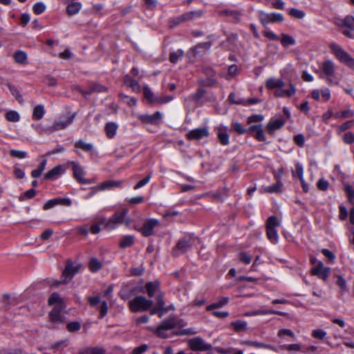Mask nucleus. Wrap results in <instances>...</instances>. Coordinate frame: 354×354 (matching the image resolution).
Returning <instances> with one entry per match:
<instances>
[{
    "label": "nucleus",
    "mask_w": 354,
    "mask_h": 354,
    "mask_svg": "<svg viewBox=\"0 0 354 354\" xmlns=\"http://www.w3.org/2000/svg\"><path fill=\"white\" fill-rule=\"evenodd\" d=\"M120 97L129 106H133L136 105V100L133 97H130L124 94H120Z\"/></svg>",
    "instance_id": "4d7b16f0"
},
{
    "label": "nucleus",
    "mask_w": 354,
    "mask_h": 354,
    "mask_svg": "<svg viewBox=\"0 0 354 354\" xmlns=\"http://www.w3.org/2000/svg\"><path fill=\"white\" fill-rule=\"evenodd\" d=\"M45 113V110L43 105L39 104L35 106L32 111V117L37 120H41Z\"/></svg>",
    "instance_id": "58836bf2"
},
{
    "label": "nucleus",
    "mask_w": 354,
    "mask_h": 354,
    "mask_svg": "<svg viewBox=\"0 0 354 354\" xmlns=\"http://www.w3.org/2000/svg\"><path fill=\"white\" fill-rule=\"evenodd\" d=\"M277 228H266V234L268 239L273 243H277L279 240Z\"/></svg>",
    "instance_id": "a19ab883"
},
{
    "label": "nucleus",
    "mask_w": 354,
    "mask_h": 354,
    "mask_svg": "<svg viewBox=\"0 0 354 354\" xmlns=\"http://www.w3.org/2000/svg\"><path fill=\"white\" fill-rule=\"evenodd\" d=\"M285 335L289 336V337H292V339H295V334L290 329L283 328V329H281L279 330L278 336L279 337H283Z\"/></svg>",
    "instance_id": "0e129e2a"
},
{
    "label": "nucleus",
    "mask_w": 354,
    "mask_h": 354,
    "mask_svg": "<svg viewBox=\"0 0 354 354\" xmlns=\"http://www.w3.org/2000/svg\"><path fill=\"white\" fill-rule=\"evenodd\" d=\"M65 167L64 165H57L52 169L49 170L44 176L45 180H55L59 178L62 174L65 172Z\"/></svg>",
    "instance_id": "dca6fc26"
},
{
    "label": "nucleus",
    "mask_w": 354,
    "mask_h": 354,
    "mask_svg": "<svg viewBox=\"0 0 354 354\" xmlns=\"http://www.w3.org/2000/svg\"><path fill=\"white\" fill-rule=\"evenodd\" d=\"M283 184L282 183L278 181L277 183L272 185L270 186H268L267 187H265L263 189L264 192L268 193H277L281 192V187Z\"/></svg>",
    "instance_id": "c03bdc74"
},
{
    "label": "nucleus",
    "mask_w": 354,
    "mask_h": 354,
    "mask_svg": "<svg viewBox=\"0 0 354 354\" xmlns=\"http://www.w3.org/2000/svg\"><path fill=\"white\" fill-rule=\"evenodd\" d=\"M245 344H246L248 346L254 347V348H266V349H269V350H272L274 351H277L276 346H274L273 345L265 344L263 342H259L257 341H245Z\"/></svg>",
    "instance_id": "5701e85b"
},
{
    "label": "nucleus",
    "mask_w": 354,
    "mask_h": 354,
    "mask_svg": "<svg viewBox=\"0 0 354 354\" xmlns=\"http://www.w3.org/2000/svg\"><path fill=\"white\" fill-rule=\"evenodd\" d=\"M343 26L354 30V17L350 15L346 16L343 21Z\"/></svg>",
    "instance_id": "603ef678"
},
{
    "label": "nucleus",
    "mask_w": 354,
    "mask_h": 354,
    "mask_svg": "<svg viewBox=\"0 0 354 354\" xmlns=\"http://www.w3.org/2000/svg\"><path fill=\"white\" fill-rule=\"evenodd\" d=\"M102 267V263L95 257L90 259L88 263V268L92 272H96L99 271Z\"/></svg>",
    "instance_id": "c9c22d12"
},
{
    "label": "nucleus",
    "mask_w": 354,
    "mask_h": 354,
    "mask_svg": "<svg viewBox=\"0 0 354 354\" xmlns=\"http://www.w3.org/2000/svg\"><path fill=\"white\" fill-rule=\"evenodd\" d=\"M75 148L80 149L84 151L89 152L93 149V146L91 143L86 142L82 140H77L75 142Z\"/></svg>",
    "instance_id": "f704fd0d"
},
{
    "label": "nucleus",
    "mask_w": 354,
    "mask_h": 354,
    "mask_svg": "<svg viewBox=\"0 0 354 354\" xmlns=\"http://www.w3.org/2000/svg\"><path fill=\"white\" fill-rule=\"evenodd\" d=\"M36 194V192L34 189H30L25 192L22 195L19 197L20 201H24L27 199L32 198Z\"/></svg>",
    "instance_id": "8fccbe9b"
},
{
    "label": "nucleus",
    "mask_w": 354,
    "mask_h": 354,
    "mask_svg": "<svg viewBox=\"0 0 354 354\" xmlns=\"http://www.w3.org/2000/svg\"><path fill=\"white\" fill-rule=\"evenodd\" d=\"M234 328L236 331L242 330L246 328L247 324L243 321H236L232 323Z\"/></svg>",
    "instance_id": "e2e57ef3"
},
{
    "label": "nucleus",
    "mask_w": 354,
    "mask_h": 354,
    "mask_svg": "<svg viewBox=\"0 0 354 354\" xmlns=\"http://www.w3.org/2000/svg\"><path fill=\"white\" fill-rule=\"evenodd\" d=\"M263 35L272 41L279 40V36L270 30H266L263 32Z\"/></svg>",
    "instance_id": "680f3d73"
},
{
    "label": "nucleus",
    "mask_w": 354,
    "mask_h": 354,
    "mask_svg": "<svg viewBox=\"0 0 354 354\" xmlns=\"http://www.w3.org/2000/svg\"><path fill=\"white\" fill-rule=\"evenodd\" d=\"M69 164L72 167L74 178L81 184H90L91 180L84 178V171L81 165L74 161H70Z\"/></svg>",
    "instance_id": "9d476101"
},
{
    "label": "nucleus",
    "mask_w": 354,
    "mask_h": 354,
    "mask_svg": "<svg viewBox=\"0 0 354 354\" xmlns=\"http://www.w3.org/2000/svg\"><path fill=\"white\" fill-rule=\"evenodd\" d=\"M217 136L222 145H227L230 143L229 135L227 133V127L220 126L217 129Z\"/></svg>",
    "instance_id": "6ab92c4d"
},
{
    "label": "nucleus",
    "mask_w": 354,
    "mask_h": 354,
    "mask_svg": "<svg viewBox=\"0 0 354 354\" xmlns=\"http://www.w3.org/2000/svg\"><path fill=\"white\" fill-rule=\"evenodd\" d=\"M15 61L20 64H27V54L22 51L18 50L13 55Z\"/></svg>",
    "instance_id": "72a5a7b5"
},
{
    "label": "nucleus",
    "mask_w": 354,
    "mask_h": 354,
    "mask_svg": "<svg viewBox=\"0 0 354 354\" xmlns=\"http://www.w3.org/2000/svg\"><path fill=\"white\" fill-rule=\"evenodd\" d=\"M160 283L158 281H150L146 283L145 288L149 297H152L156 291L158 289Z\"/></svg>",
    "instance_id": "c85d7f7f"
},
{
    "label": "nucleus",
    "mask_w": 354,
    "mask_h": 354,
    "mask_svg": "<svg viewBox=\"0 0 354 354\" xmlns=\"http://www.w3.org/2000/svg\"><path fill=\"white\" fill-rule=\"evenodd\" d=\"M326 335V333L321 329H315L313 330L312 336L314 338H317L319 339H322Z\"/></svg>",
    "instance_id": "338daca9"
},
{
    "label": "nucleus",
    "mask_w": 354,
    "mask_h": 354,
    "mask_svg": "<svg viewBox=\"0 0 354 354\" xmlns=\"http://www.w3.org/2000/svg\"><path fill=\"white\" fill-rule=\"evenodd\" d=\"M60 302H62V299L60 298L59 294L57 292L53 293L48 300V303L49 305H53L55 304Z\"/></svg>",
    "instance_id": "bf43d9fd"
},
{
    "label": "nucleus",
    "mask_w": 354,
    "mask_h": 354,
    "mask_svg": "<svg viewBox=\"0 0 354 354\" xmlns=\"http://www.w3.org/2000/svg\"><path fill=\"white\" fill-rule=\"evenodd\" d=\"M233 130L239 134H243L247 132V129L244 128L242 124L238 122H234L232 124Z\"/></svg>",
    "instance_id": "864d4df0"
},
{
    "label": "nucleus",
    "mask_w": 354,
    "mask_h": 354,
    "mask_svg": "<svg viewBox=\"0 0 354 354\" xmlns=\"http://www.w3.org/2000/svg\"><path fill=\"white\" fill-rule=\"evenodd\" d=\"M284 86V82L282 79L269 78L266 82V86L268 89L281 88Z\"/></svg>",
    "instance_id": "b1692460"
},
{
    "label": "nucleus",
    "mask_w": 354,
    "mask_h": 354,
    "mask_svg": "<svg viewBox=\"0 0 354 354\" xmlns=\"http://www.w3.org/2000/svg\"><path fill=\"white\" fill-rule=\"evenodd\" d=\"M56 205H61L64 206H71L72 204L71 200L68 198H55Z\"/></svg>",
    "instance_id": "69168bd1"
},
{
    "label": "nucleus",
    "mask_w": 354,
    "mask_h": 354,
    "mask_svg": "<svg viewBox=\"0 0 354 354\" xmlns=\"http://www.w3.org/2000/svg\"><path fill=\"white\" fill-rule=\"evenodd\" d=\"M46 9V5L43 2H37L32 7V10L36 15H40L43 13Z\"/></svg>",
    "instance_id": "09e8293b"
},
{
    "label": "nucleus",
    "mask_w": 354,
    "mask_h": 354,
    "mask_svg": "<svg viewBox=\"0 0 354 354\" xmlns=\"http://www.w3.org/2000/svg\"><path fill=\"white\" fill-rule=\"evenodd\" d=\"M156 299H157L158 306L160 309V313H159V317L161 318L163 316L164 313H166L168 311V308L165 307V303L163 299V294L162 293H159L156 296Z\"/></svg>",
    "instance_id": "e433bc0d"
},
{
    "label": "nucleus",
    "mask_w": 354,
    "mask_h": 354,
    "mask_svg": "<svg viewBox=\"0 0 354 354\" xmlns=\"http://www.w3.org/2000/svg\"><path fill=\"white\" fill-rule=\"evenodd\" d=\"M289 15L296 19H303L305 17V12L297 8H291L288 12Z\"/></svg>",
    "instance_id": "3c124183"
},
{
    "label": "nucleus",
    "mask_w": 354,
    "mask_h": 354,
    "mask_svg": "<svg viewBox=\"0 0 354 354\" xmlns=\"http://www.w3.org/2000/svg\"><path fill=\"white\" fill-rule=\"evenodd\" d=\"M296 93V88L295 86L290 83L289 84V89H287V90H279V91H277L275 93H274V95L276 97H292V95H294Z\"/></svg>",
    "instance_id": "393cba45"
},
{
    "label": "nucleus",
    "mask_w": 354,
    "mask_h": 354,
    "mask_svg": "<svg viewBox=\"0 0 354 354\" xmlns=\"http://www.w3.org/2000/svg\"><path fill=\"white\" fill-rule=\"evenodd\" d=\"M319 67L322 73L326 77L330 84H339V80L335 77L336 66L333 61L326 59L320 64Z\"/></svg>",
    "instance_id": "7ed1b4c3"
},
{
    "label": "nucleus",
    "mask_w": 354,
    "mask_h": 354,
    "mask_svg": "<svg viewBox=\"0 0 354 354\" xmlns=\"http://www.w3.org/2000/svg\"><path fill=\"white\" fill-rule=\"evenodd\" d=\"M105 350L99 346L86 347L80 351V354H104Z\"/></svg>",
    "instance_id": "cd10ccee"
},
{
    "label": "nucleus",
    "mask_w": 354,
    "mask_h": 354,
    "mask_svg": "<svg viewBox=\"0 0 354 354\" xmlns=\"http://www.w3.org/2000/svg\"><path fill=\"white\" fill-rule=\"evenodd\" d=\"M281 44L283 47L287 48L289 46H294L296 44V41L293 37L285 33H282L281 37Z\"/></svg>",
    "instance_id": "7c9ffc66"
},
{
    "label": "nucleus",
    "mask_w": 354,
    "mask_h": 354,
    "mask_svg": "<svg viewBox=\"0 0 354 354\" xmlns=\"http://www.w3.org/2000/svg\"><path fill=\"white\" fill-rule=\"evenodd\" d=\"M188 345L189 348L194 351H209L211 349L212 346L205 344L202 339L199 337L193 338L189 340Z\"/></svg>",
    "instance_id": "4468645a"
},
{
    "label": "nucleus",
    "mask_w": 354,
    "mask_h": 354,
    "mask_svg": "<svg viewBox=\"0 0 354 354\" xmlns=\"http://www.w3.org/2000/svg\"><path fill=\"white\" fill-rule=\"evenodd\" d=\"M80 268L81 265H75L72 261H67L66 267L62 273L61 281H55L54 285L68 283L78 273Z\"/></svg>",
    "instance_id": "39448f33"
},
{
    "label": "nucleus",
    "mask_w": 354,
    "mask_h": 354,
    "mask_svg": "<svg viewBox=\"0 0 354 354\" xmlns=\"http://www.w3.org/2000/svg\"><path fill=\"white\" fill-rule=\"evenodd\" d=\"M144 97L151 103L156 104V97H154L153 93L149 86L143 87Z\"/></svg>",
    "instance_id": "37998d69"
},
{
    "label": "nucleus",
    "mask_w": 354,
    "mask_h": 354,
    "mask_svg": "<svg viewBox=\"0 0 354 354\" xmlns=\"http://www.w3.org/2000/svg\"><path fill=\"white\" fill-rule=\"evenodd\" d=\"M354 115V112L351 110H344V111H341L340 113H337L335 114V117L336 118H350V117H352Z\"/></svg>",
    "instance_id": "052dcab7"
},
{
    "label": "nucleus",
    "mask_w": 354,
    "mask_h": 354,
    "mask_svg": "<svg viewBox=\"0 0 354 354\" xmlns=\"http://www.w3.org/2000/svg\"><path fill=\"white\" fill-rule=\"evenodd\" d=\"M68 6L66 7V12L68 15L73 16L79 13L82 9V3L80 2H74L73 0H67Z\"/></svg>",
    "instance_id": "412c9836"
},
{
    "label": "nucleus",
    "mask_w": 354,
    "mask_h": 354,
    "mask_svg": "<svg viewBox=\"0 0 354 354\" xmlns=\"http://www.w3.org/2000/svg\"><path fill=\"white\" fill-rule=\"evenodd\" d=\"M49 320L54 324L63 323L64 319L61 310L57 308H53L49 313Z\"/></svg>",
    "instance_id": "4be33fe9"
},
{
    "label": "nucleus",
    "mask_w": 354,
    "mask_h": 354,
    "mask_svg": "<svg viewBox=\"0 0 354 354\" xmlns=\"http://www.w3.org/2000/svg\"><path fill=\"white\" fill-rule=\"evenodd\" d=\"M10 154L12 157L20 158V159L26 158V156L27 155L26 151L16 150V149H11L10 151Z\"/></svg>",
    "instance_id": "13d9d810"
},
{
    "label": "nucleus",
    "mask_w": 354,
    "mask_h": 354,
    "mask_svg": "<svg viewBox=\"0 0 354 354\" xmlns=\"http://www.w3.org/2000/svg\"><path fill=\"white\" fill-rule=\"evenodd\" d=\"M220 16H229L232 17L235 23H239L241 20L242 12L237 10H223L218 12Z\"/></svg>",
    "instance_id": "aec40b11"
},
{
    "label": "nucleus",
    "mask_w": 354,
    "mask_h": 354,
    "mask_svg": "<svg viewBox=\"0 0 354 354\" xmlns=\"http://www.w3.org/2000/svg\"><path fill=\"white\" fill-rule=\"evenodd\" d=\"M229 301L228 297H223L218 301L210 304L206 307V310L208 311L212 310L213 309L219 308L226 305Z\"/></svg>",
    "instance_id": "ea45409f"
},
{
    "label": "nucleus",
    "mask_w": 354,
    "mask_h": 354,
    "mask_svg": "<svg viewBox=\"0 0 354 354\" xmlns=\"http://www.w3.org/2000/svg\"><path fill=\"white\" fill-rule=\"evenodd\" d=\"M118 125L115 122H109L105 126V131L109 138H113L117 132Z\"/></svg>",
    "instance_id": "c756f323"
},
{
    "label": "nucleus",
    "mask_w": 354,
    "mask_h": 354,
    "mask_svg": "<svg viewBox=\"0 0 354 354\" xmlns=\"http://www.w3.org/2000/svg\"><path fill=\"white\" fill-rule=\"evenodd\" d=\"M292 173L293 177H298L299 178V180L303 179L304 178L303 166L301 165H300L299 163H297L295 165V168L294 170H292Z\"/></svg>",
    "instance_id": "49530a36"
},
{
    "label": "nucleus",
    "mask_w": 354,
    "mask_h": 354,
    "mask_svg": "<svg viewBox=\"0 0 354 354\" xmlns=\"http://www.w3.org/2000/svg\"><path fill=\"white\" fill-rule=\"evenodd\" d=\"M184 326L185 323L183 319H180L176 316H170L162 321L160 325L154 330V333L158 337L167 338V331L176 328H181Z\"/></svg>",
    "instance_id": "f257e3e1"
},
{
    "label": "nucleus",
    "mask_w": 354,
    "mask_h": 354,
    "mask_svg": "<svg viewBox=\"0 0 354 354\" xmlns=\"http://www.w3.org/2000/svg\"><path fill=\"white\" fill-rule=\"evenodd\" d=\"M281 348L288 351H299L301 349V346L299 344H291L283 345Z\"/></svg>",
    "instance_id": "6e6d98bb"
},
{
    "label": "nucleus",
    "mask_w": 354,
    "mask_h": 354,
    "mask_svg": "<svg viewBox=\"0 0 354 354\" xmlns=\"http://www.w3.org/2000/svg\"><path fill=\"white\" fill-rule=\"evenodd\" d=\"M122 181L121 180H106L97 186L93 187L92 188L93 192L91 193L90 196H93L98 191H102L106 189H112L115 187H119L122 185Z\"/></svg>",
    "instance_id": "ddd939ff"
},
{
    "label": "nucleus",
    "mask_w": 354,
    "mask_h": 354,
    "mask_svg": "<svg viewBox=\"0 0 354 354\" xmlns=\"http://www.w3.org/2000/svg\"><path fill=\"white\" fill-rule=\"evenodd\" d=\"M332 53L339 62L354 70V58L339 45L331 43L329 46Z\"/></svg>",
    "instance_id": "f03ea898"
},
{
    "label": "nucleus",
    "mask_w": 354,
    "mask_h": 354,
    "mask_svg": "<svg viewBox=\"0 0 354 354\" xmlns=\"http://www.w3.org/2000/svg\"><path fill=\"white\" fill-rule=\"evenodd\" d=\"M184 52L181 49H178L176 51L171 52L169 55V61L172 64H176L179 60H181L183 57Z\"/></svg>",
    "instance_id": "4c0bfd02"
},
{
    "label": "nucleus",
    "mask_w": 354,
    "mask_h": 354,
    "mask_svg": "<svg viewBox=\"0 0 354 354\" xmlns=\"http://www.w3.org/2000/svg\"><path fill=\"white\" fill-rule=\"evenodd\" d=\"M139 119L144 123L156 124L161 120L162 114L160 111H157L152 115H141Z\"/></svg>",
    "instance_id": "f3484780"
},
{
    "label": "nucleus",
    "mask_w": 354,
    "mask_h": 354,
    "mask_svg": "<svg viewBox=\"0 0 354 354\" xmlns=\"http://www.w3.org/2000/svg\"><path fill=\"white\" fill-rule=\"evenodd\" d=\"M203 14L202 10H194L189 11L183 14V18L186 19V21H189L193 19L199 18Z\"/></svg>",
    "instance_id": "79ce46f5"
},
{
    "label": "nucleus",
    "mask_w": 354,
    "mask_h": 354,
    "mask_svg": "<svg viewBox=\"0 0 354 354\" xmlns=\"http://www.w3.org/2000/svg\"><path fill=\"white\" fill-rule=\"evenodd\" d=\"M330 273V268L328 267H324L322 261H318L317 265H315L311 270V274L315 276H318L324 281H326Z\"/></svg>",
    "instance_id": "f8f14e48"
},
{
    "label": "nucleus",
    "mask_w": 354,
    "mask_h": 354,
    "mask_svg": "<svg viewBox=\"0 0 354 354\" xmlns=\"http://www.w3.org/2000/svg\"><path fill=\"white\" fill-rule=\"evenodd\" d=\"M284 124V121L282 120H271L268 125H267V130L269 133H272L275 130H277L282 127Z\"/></svg>",
    "instance_id": "a878e982"
},
{
    "label": "nucleus",
    "mask_w": 354,
    "mask_h": 354,
    "mask_svg": "<svg viewBox=\"0 0 354 354\" xmlns=\"http://www.w3.org/2000/svg\"><path fill=\"white\" fill-rule=\"evenodd\" d=\"M335 277L337 278L335 283L339 288L341 292H346L348 291L347 283L346 279L339 274H335Z\"/></svg>",
    "instance_id": "2f4dec72"
},
{
    "label": "nucleus",
    "mask_w": 354,
    "mask_h": 354,
    "mask_svg": "<svg viewBox=\"0 0 354 354\" xmlns=\"http://www.w3.org/2000/svg\"><path fill=\"white\" fill-rule=\"evenodd\" d=\"M278 315L286 316L287 313L274 310H267V309H259L257 310H252L245 313V316H257V315Z\"/></svg>",
    "instance_id": "a211bd4d"
},
{
    "label": "nucleus",
    "mask_w": 354,
    "mask_h": 354,
    "mask_svg": "<svg viewBox=\"0 0 354 354\" xmlns=\"http://www.w3.org/2000/svg\"><path fill=\"white\" fill-rule=\"evenodd\" d=\"M159 225V221L155 218H151L146 221L142 227L138 229L144 236L147 237L151 236L153 233V229Z\"/></svg>",
    "instance_id": "9b49d317"
},
{
    "label": "nucleus",
    "mask_w": 354,
    "mask_h": 354,
    "mask_svg": "<svg viewBox=\"0 0 354 354\" xmlns=\"http://www.w3.org/2000/svg\"><path fill=\"white\" fill-rule=\"evenodd\" d=\"M258 17L262 26L266 28L268 24L282 22L284 19L283 16L280 13L271 12L268 13L263 10H259Z\"/></svg>",
    "instance_id": "0eeeda50"
},
{
    "label": "nucleus",
    "mask_w": 354,
    "mask_h": 354,
    "mask_svg": "<svg viewBox=\"0 0 354 354\" xmlns=\"http://www.w3.org/2000/svg\"><path fill=\"white\" fill-rule=\"evenodd\" d=\"M279 227V222L275 216H270L266 222V228H277Z\"/></svg>",
    "instance_id": "a18cd8bd"
},
{
    "label": "nucleus",
    "mask_w": 354,
    "mask_h": 354,
    "mask_svg": "<svg viewBox=\"0 0 354 354\" xmlns=\"http://www.w3.org/2000/svg\"><path fill=\"white\" fill-rule=\"evenodd\" d=\"M81 328V324L79 322H72L66 325V328L69 332L78 331Z\"/></svg>",
    "instance_id": "5fc2aeb1"
},
{
    "label": "nucleus",
    "mask_w": 354,
    "mask_h": 354,
    "mask_svg": "<svg viewBox=\"0 0 354 354\" xmlns=\"http://www.w3.org/2000/svg\"><path fill=\"white\" fill-rule=\"evenodd\" d=\"M6 118L10 122H16L19 120L20 115L16 111H10L6 113Z\"/></svg>",
    "instance_id": "de8ad7c7"
},
{
    "label": "nucleus",
    "mask_w": 354,
    "mask_h": 354,
    "mask_svg": "<svg viewBox=\"0 0 354 354\" xmlns=\"http://www.w3.org/2000/svg\"><path fill=\"white\" fill-rule=\"evenodd\" d=\"M108 90L109 89L106 86L98 83L93 82L88 85V92H91V95L93 93H106Z\"/></svg>",
    "instance_id": "bb28decb"
},
{
    "label": "nucleus",
    "mask_w": 354,
    "mask_h": 354,
    "mask_svg": "<svg viewBox=\"0 0 354 354\" xmlns=\"http://www.w3.org/2000/svg\"><path fill=\"white\" fill-rule=\"evenodd\" d=\"M153 304L151 300L143 296H137L129 301V307L133 313L143 312L149 310Z\"/></svg>",
    "instance_id": "423d86ee"
},
{
    "label": "nucleus",
    "mask_w": 354,
    "mask_h": 354,
    "mask_svg": "<svg viewBox=\"0 0 354 354\" xmlns=\"http://www.w3.org/2000/svg\"><path fill=\"white\" fill-rule=\"evenodd\" d=\"M343 140L346 144L354 142V134L352 132H347L343 137Z\"/></svg>",
    "instance_id": "774afa93"
},
{
    "label": "nucleus",
    "mask_w": 354,
    "mask_h": 354,
    "mask_svg": "<svg viewBox=\"0 0 354 354\" xmlns=\"http://www.w3.org/2000/svg\"><path fill=\"white\" fill-rule=\"evenodd\" d=\"M134 243V236L132 235H127L120 241L119 246L122 248H125L131 246Z\"/></svg>",
    "instance_id": "473e14b6"
},
{
    "label": "nucleus",
    "mask_w": 354,
    "mask_h": 354,
    "mask_svg": "<svg viewBox=\"0 0 354 354\" xmlns=\"http://www.w3.org/2000/svg\"><path fill=\"white\" fill-rule=\"evenodd\" d=\"M75 114L67 116L66 118L58 120L54 122L53 124L46 129V132L52 133L56 131L64 129L73 122Z\"/></svg>",
    "instance_id": "6e6552de"
},
{
    "label": "nucleus",
    "mask_w": 354,
    "mask_h": 354,
    "mask_svg": "<svg viewBox=\"0 0 354 354\" xmlns=\"http://www.w3.org/2000/svg\"><path fill=\"white\" fill-rule=\"evenodd\" d=\"M128 209H122L116 212L109 219L107 224V230L115 229L118 225L125 223L127 226L130 225V220L128 217Z\"/></svg>",
    "instance_id": "20e7f679"
},
{
    "label": "nucleus",
    "mask_w": 354,
    "mask_h": 354,
    "mask_svg": "<svg viewBox=\"0 0 354 354\" xmlns=\"http://www.w3.org/2000/svg\"><path fill=\"white\" fill-rule=\"evenodd\" d=\"M208 136L209 130L207 127L194 129L187 133V138L189 140H201Z\"/></svg>",
    "instance_id": "2eb2a0df"
},
{
    "label": "nucleus",
    "mask_w": 354,
    "mask_h": 354,
    "mask_svg": "<svg viewBox=\"0 0 354 354\" xmlns=\"http://www.w3.org/2000/svg\"><path fill=\"white\" fill-rule=\"evenodd\" d=\"M194 242V239L192 236L184 237L178 241L175 248L173 250L174 256L178 255V252H185L191 249Z\"/></svg>",
    "instance_id": "1a4fd4ad"
}]
</instances>
